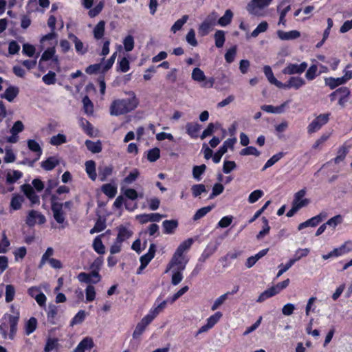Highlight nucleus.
Segmentation results:
<instances>
[{
	"label": "nucleus",
	"mask_w": 352,
	"mask_h": 352,
	"mask_svg": "<svg viewBox=\"0 0 352 352\" xmlns=\"http://www.w3.org/2000/svg\"><path fill=\"white\" fill-rule=\"evenodd\" d=\"M118 232L116 240H117L118 243H122L125 240L129 239L133 234V232L127 229L123 225H120L118 227Z\"/></svg>",
	"instance_id": "b1692460"
},
{
	"label": "nucleus",
	"mask_w": 352,
	"mask_h": 352,
	"mask_svg": "<svg viewBox=\"0 0 352 352\" xmlns=\"http://www.w3.org/2000/svg\"><path fill=\"white\" fill-rule=\"evenodd\" d=\"M214 208V206H208L203 208H199L196 211L195 214L192 217L193 221H197L204 217H205L209 212H210L212 208Z\"/></svg>",
	"instance_id": "79ce46f5"
},
{
	"label": "nucleus",
	"mask_w": 352,
	"mask_h": 352,
	"mask_svg": "<svg viewBox=\"0 0 352 352\" xmlns=\"http://www.w3.org/2000/svg\"><path fill=\"white\" fill-rule=\"evenodd\" d=\"M206 191V186L203 184H194L191 187L192 195L194 197H197Z\"/></svg>",
	"instance_id": "864d4df0"
},
{
	"label": "nucleus",
	"mask_w": 352,
	"mask_h": 352,
	"mask_svg": "<svg viewBox=\"0 0 352 352\" xmlns=\"http://www.w3.org/2000/svg\"><path fill=\"white\" fill-rule=\"evenodd\" d=\"M305 85V80L300 76H291L285 82H281L279 89H289L294 88L296 90Z\"/></svg>",
	"instance_id": "9d476101"
},
{
	"label": "nucleus",
	"mask_w": 352,
	"mask_h": 352,
	"mask_svg": "<svg viewBox=\"0 0 352 352\" xmlns=\"http://www.w3.org/2000/svg\"><path fill=\"white\" fill-rule=\"evenodd\" d=\"M331 113H326L318 116L307 126V132L309 134L319 131L322 126L326 124L330 118Z\"/></svg>",
	"instance_id": "423d86ee"
},
{
	"label": "nucleus",
	"mask_w": 352,
	"mask_h": 352,
	"mask_svg": "<svg viewBox=\"0 0 352 352\" xmlns=\"http://www.w3.org/2000/svg\"><path fill=\"white\" fill-rule=\"evenodd\" d=\"M272 0H252L247 6V10L250 14H256L257 9H263L268 6Z\"/></svg>",
	"instance_id": "ddd939ff"
},
{
	"label": "nucleus",
	"mask_w": 352,
	"mask_h": 352,
	"mask_svg": "<svg viewBox=\"0 0 352 352\" xmlns=\"http://www.w3.org/2000/svg\"><path fill=\"white\" fill-rule=\"evenodd\" d=\"M67 142L66 136L63 134L58 133L53 135L50 141V143L54 146H59Z\"/></svg>",
	"instance_id": "6e6d98bb"
},
{
	"label": "nucleus",
	"mask_w": 352,
	"mask_h": 352,
	"mask_svg": "<svg viewBox=\"0 0 352 352\" xmlns=\"http://www.w3.org/2000/svg\"><path fill=\"white\" fill-rule=\"evenodd\" d=\"M276 33L278 38L283 41L294 40L300 36V33L298 30H291L289 32L278 30Z\"/></svg>",
	"instance_id": "412c9836"
},
{
	"label": "nucleus",
	"mask_w": 352,
	"mask_h": 352,
	"mask_svg": "<svg viewBox=\"0 0 352 352\" xmlns=\"http://www.w3.org/2000/svg\"><path fill=\"white\" fill-rule=\"evenodd\" d=\"M21 188L26 197L30 201L32 204L39 203V197L36 195L34 188L31 185L25 184L21 186Z\"/></svg>",
	"instance_id": "2eb2a0df"
},
{
	"label": "nucleus",
	"mask_w": 352,
	"mask_h": 352,
	"mask_svg": "<svg viewBox=\"0 0 352 352\" xmlns=\"http://www.w3.org/2000/svg\"><path fill=\"white\" fill-rule=\"evenodd\" d=\"M214 38L215 41V46L217 48L222 47L226 41L225 32L223 30H217L214 33Z\"/></svg>",
	"instance_id": "c03bdc74"
},
{
	"label": "nucleus",
	"mask_w": 352,
	"mask_h": 352,
	"mask_svg": "<svg viewBox=\"0 0 352 352\" xmlns=\"http://www.w3.org/2000/svg\"><path fill=\"white\" fill-rule=\"evenodd\" d=\"M206 169V166L205 164L194 166L192 168L193 178L197 181H200L201 179V176L204 173Z\"/></svg>",
	"instance_id": "de8ad7c7"
},
{
	"label": "nucleus",
	"mask_w": 352,
	"mask_h": 352,
	"mask_svg": "<svg viewBox=\"0 0 352 352\" xmlns=\"http://www.w3.org/2000/svg\"><path fill=\"white\" fill-rule=\"evenodd\" d=\"M188 19V15H184L181 19H178L175 22V23L171 27V31L175 33L176 32L180 30L183 25L186 23Z\"/></svg>",
	"instance_id": "bf43d9fd"
},
{
	"label": "nucleus",
	"mask_w": 352,
	"mask_h": 352,
	"mask_svg": "<svg viewBox=\"0 0 352 352\" xmlns=\"http://www.w3.org/2000/svg\"><path fill=\"white\" fill-rule=\"evenodd\" d=\"M85 144L88 150L94 153H98L102 151V145L100 142H93L91 140H87Z\"/></svg>",
	"instance_id": "3c124183"
},
{
	"label": "nucleus",
	"mask_w": 352,
	"mask_h": 352,
	"mask_svg": "<svg viewBox=\"0 0 352 352\" xmlns=\"http://www.w3.org/2000/svg\"><path fill=\"white\" fill-rule=\"evenodd\" d=\"M192 243L193 239L189 238L182 241L179 245L167 265L166 272H168L173 268L175 270L186 269V265L189 261V258L184 254V252L190 248Z\"/></svg>",
	"instance_id": "f03ea898"
},
{
	"label": "nucleus",
	"mask_w": 352,
	"mask_h": 352,
	"mask_svg": "<svg viewBox=\"0 0 352 352\" xmlns=\"http://www.w3.org/2000/svg\"><path fill=\"white\" fill-rule=\"evenodd\" d=\"M19 93V89L17 87L10 86L5 90L3 94H1V98H5L11 102L18 96Z\"/></svg>",
	"instance_id": "4be33fe9"
},
{
	"label": "nucleus",
	"mask_w": 352,
	"mask_h": 352,
	"mask_svg": "<svg viewBox=\"0 0 352 352\" xmlns=\"http://www.w3.org/2000/svg\"><path fill=\"white\" fill-rule=\"evenodd\" d=\"M85 170L89 177L92 180L95 181L97 177L96 170V163L93 160H88L85 162Z\"/></svg>",
	"instance_id": "7c9ffc66"
},
{
	"label": "nucleus",
	"mask_w": 352,
	"mask_h": 352,
	"mask_svg": "<svg viewBox=\"0 0 352 352\" xmlns=\"http://www.w3.org/2000/svg\"><path fill=\"white\" fill-rule=\"evenodd\" d=\"M177 220H165L162 223L163 232L166 234H173L178 227Z\"/></svg>",
	"instance_id": "5701e85b"
},
{
	"label": "nucleus",
	"mask_w": 352,
	"mask_h": 352,
	"mask_svg": "<svg viewBox=\"0 0 352 352\" xmlns=\"http://www.w3.org/2000/svg\"><path fill=\"white\" fill-rule=\"evenodd\" d=\"M8 322L10 324V333L9 338L13 340L17 331V324L19 319V313L17 312V316L8 315Z\"/></svg>",
	"instance_id": "6ab92c4d"
},
{
	"label": "nucleus",
	"mask_w": 352,
	"mask_h": 352,
	"mask_svg": "<svg viewBox=\"0 0 352 352\" xmlns=\"http://www.w3.org/2000/svg\"><path fill=\"white\" fill-rule=\"evenodd\" d=\"M58 197L56 195H52L50 197L51 209L56 221L58 223H63L65 217L63 210V204L57 201Z\"/></svg>",
	"instance_id": "20e7f679"
},
{
	"label": "nucleus",
	"mask_w": 352,
	"mask_h": 352,
	"mask_svg": "<svg viewBox=\"0 0 352 352\" xmlns=\"http://www.w3.org/2000/svg\"><path fill=\"white\" fill-rule=\"evenodd\" d=\"M58 306H56L54 305H50L48 307V311H47V321L51 324H55L56 323V317L58 314Z\"/></svg>",
	"instance_id": "2f4dec72"
},
{
	"label": "nucleus",
	"mask_w": 352,
	"mask_h": 352,
	"mask_svg": "<svg viewBox=\"0 0 352 352\" xmlns=\"http://www.w3.org/2000/svg\"><path fill=\"white\" fill-rule=\"evenodd\" d=\"M186 133L190 136L192 138H197L198 133L199 132L201 126L197 122H188L186 124Z\"/></svg>",
	"instance_id": "a878e982"
},
{
	"label": "nucleus",
	"mask_w": 352,
	"mask_h": 352,
	"mask_svg": "<svg viewBox=\"0 0 352 352\" xmlns=\"http://www.w3.org/2000/svg\"><path fill=\"white\" fill-rule=\"evenodd\" d=\"M78 279L82 283L96 284L100 280L101 276L98 272L93 270L91 273L80 272Z\"/></svg>",
	"instance_id": "9b49d317"
},
{
	"label": "nucleus",
	"mask_w": 352,
	"mask_h": 352,
	"mask_svg": "<svg viewBox=\"0 0 352 352\" xmlns=\"http://www.w3.org/2000/svg\"><path fill=\"white\" fill-rule=\"evenodd\" d=\"M36 219H38V224H43L46 221L43 214L36 210H32L27 216L25 223L28 226L32 227L36 223Z\"/></svg>",
	"instance_id": "f8f14e48"
},
{
	"label": "nucleus",
	"mask_w": 352,
	"mask_h": 352,
	"mask_svg": "<svg viewBox=\"0 0 352 352\" xmlns=\"http://www.w3.org/2000/svg\"><path fill=\"white\" fill-rule=\"evenodd\" d=\"M37 327V320L34 317H31L25 324V334L29 336L32 333Z\"/></svg>",
	"instance_id": "37998d69"
},
{
	"label": "nucleus",
	"mask_w": 352,
	"mask_h": 352,
	"mask_svg": "<svg viewBox=\"0 0 352 352\" xmlns=\"http://www.w3.org/2000/svg\"><path fill=\"white\" fill-rule=\"evenodd\" d=\"M69 39H71L75 44V49L77 53L83 55L87 53V49L83 48L82 42L73 33H69L68 35Z\"/></svg>",
	"instance_id": "c85d7f7f"
},
{
	"label": "nucleus",
	"mask_w": 352,
	"mask_h": 352,
	"mask_svg": "<svg viewBox=\"0 0 352 352\" xmlns=\"http://www.w3.org/2000/svg\"><path fill=\"white\" fill-rule=\"evenodd\" d=\"M129 96L128 98H118L113 100L109 107L111 116H119L126 115L135 110L140 104V100L133 91L125 92Z\"/></svg>",
	"instance_id": "f257e3e1"
},
{
	"label": "nucleus",
	"mask_w": 352,
	"mask_h": 352,
	"mask_svg": "<svg viewBox=\"0 0 352 352\" xmlns=\"http://www.w3.org/2000/svg\"><path fill=\"white\" fill-rule=\"evenodd\" d=\"M217 250V245L216 244H208L204 250L201 256L198 258L199 263H204Z\"/></svg>",
	"instance_id": "aec40b11"
},
{
	"label": "nucleus",
	"mask_w": 352,
	"mask_h": 352,
	"mask_svg": "<svg viewBox=\"0 0 352 352\" xmlns=\"http://www.w3.org/2000/svg\"><path fill=\"white\" fill-rule=\"evenodd\" d=\"M10 242L8 239L6 232H3L0 241V253H6L8 251Z\"/></svg>",
	"instance_id": "e2e57ef3"
},
{
	"label": "nucleus",
	"mask_w": 352,
	"mask_h": 352,
	"mask_svg": "<svg viewBox=\"0 0 352 352\" xmlns=\"http://www.w3.org/2000/svg\"><path fill=\"white\" fill-rule=\"evenodd\" d=\"M151 322L148 318L144 316L142 319L137 324L135 329L133 333V338L137 339L144 332L146 327L151 324Z\"/></svg>",
	"instance_id": "a211bd4d"
},
{
	"label": "nucleus",
	"mask_w": 352,
	"mask_h": 352,
	"mask_svg": "<svg viewBox=\"0 0 352 352\" xmlns=\"http://www.w3.org/2000/svg\"><path fill=\"white\" fill-rule=\"evenodd\" d=\"M155 252L156 245L154 243H151L150 245L148 252L141 256V257L140 258V267L139 270H142L148 265L151 261L154 258Z\"/></svg>",
	"instance_id": "4468645a"
},
{
	"label": "nucleus",
	"mask_w": 352,
	"mask_h": 352,
	"mask_svg": "<svg viewBox=\"0 0 352 352\" xmlns=\"http://www.w3.org/2000/svg\"><path fill=\"white\" fill-rule=\"evenodd\" d=\"M184 270H173V274L171 277V283L173 285H177L183 279V271Z\"/></svg>",
	"instance_id": "603ef678"
},
{
	"label": "nucleus",
	"mask_w": 352,
	"mask_h": 352,
	"mask_svg": "<svg viewBox=\"0 0 352 352\" xmlns=\"http://www.w3.org/2000/svg\"><path fill=\"white\" fill-rule=\"evenodd\" d=\"M232 17L233 12L231 10H226L223 16L219 19L217 23L220 26L225 27L231 23Z\"/></svg>",
	"instance_id": "58836bf2"
},
{
	"label": "nucleus",
	"mask_w": 352,
	"mask_h": 352,
	"mask_svg": "<svg viewBox=\"0 0 352 352\" xmlns=\"http://www.w3.org/2000/svg\"><path fill=\"white\" fill-rule=\"evenodd\" d=\"M105 22L103 20L100 21L94 29V36L97 40L101 39L104 34Z\"/></svg>",
	"instance_id": "e433bc0d"
},
{
	"label": "nucleus",
	"mask_w": 352,
	"mask_h": 352,
	"mask_svg": "<svg viewBox=\"0 0 352 352\" xmlns=\"http://www.w3.org/2000/svg\"><path fill=\"white\" fill-rule=\"evenodd\" d=\"M217 17V12L215 11L212 12L200 24L198 29L199 35L204 36L208 34L212 27L215 25Z\"/></svg>",
	"instance_id": "0eeeda50"
},
{
	"label": "nucleus",
	"mask_w": 352,
	"mask_h": 352,
	"mask_svg": "<svg viewBox=\"0 0 352 352\" xmlns=\"http://www.w3.org/2000/svg\"><path fill=\"white\" fill-rule=\"evenodd\" d=\"M285 155V153L283 152H279L275 155H274L272 157H271L265 164L264 166L262 168V170L264 171L267 168L272 166L274 164H275L277 162H278L282 157H283Z\"/></svg>",
	"instance_id": "ea45409f"
},
{
	"label": "nucleus",
	"mask_w": 352,
	"mask_h": 352,
	"mask_svg": "<svg viewBox=\"0 0 352 352\" xmlns=\"http://www.w3.org/2000/svg\"><path fill=\"white\" fill-rule=\"evenodd\" d=\"M346 83L344 76L339 78L329 77L325 78V84L329 87L331 89H334L340 85Z\"/></svg>",
	"instance_id": "bb28decb"
},
{
	"label": "nucleus",
	"mask_w": 352,
	"mask_h": 352,
	"mask_svg": "<svg viewBox=\"0 0 352 352\" xmlns=\"http://www.w3.org/2000/svg\"><path fill=\"white\" fill-rule=\"evenodd\" d=\"M93 248L99 254H103L104 253L105 248L100 236H98L94 239L93 242Z\"/></svg>",
	"instance_id": "8fccbe9b"
},
{
	"label": "nucleus",
	"mask_w": 352,
	"mask_h": 352,
	"mask_svg": "<svg viewBox=\"0 0 352 352\" xmlns=\"http://www.w3.org/2000/svg\"><path fill=\"white\" fill-rule=\"evenodd\" d=\"M350 146H347L346 144H342L338 149L337 155L332 160L335 164H339L344 161L346 155L349 153Z\"/></svg>",
	"instance_id": "393cba45"
},
{
	"label": "nucleus",
	"mask_w": 352,
	"mask_h": 352,
	"mask_svg": "<svg viewBox=\"0 0 352 352\" xmlns=\"http://www.w3.org/2000/svg\"><path fill=\"white\" fill-rule=\"evenodd\" d=\"M326 217V214H323L322 213H320L315 217H311V219L307 220L305 222H302L298 225V229L299 230H301L307 227L311 226V227H316L319 223H320L323 219Z\"/></svg>",
	"instance_id": "dca6fc26"
},
{
	"label": "nucleus",
	"mask_w": 352,
	"mask_h": 352,
	"mask_svg": "<svg viewBox=\"0 0 352 352\" xmlns=\"http://www.w3.org/2000/svg\"><path fill=\"white\" fill-rule=\"evenodd\" d=\"M305 194H306L305 188L301 189L299 191H298L296 193H295L292 204L296 205V204H301L302 202H304V203H305V207L307 206L309 204L310 200L307 198L303 199Z\"/></svg>",
	"instance_id": "473e14b6"
},
{
	"label": "nucleus",
	"mask_w": 352,
	"mask_h": 352,
	"mask_svg": "<svg viewBox=\"0 0 352 352\" xmlns=\"http://www.w3.org/2000/svg\"><path fill=\"white\" fill-rule=\"evenodd\" d=\"M237 47L236 45H233L227 50L225 54V60L228 63H232L235 58L236 54Z\"/></svg>",
	"instance_id": "13d9d810"
},
{
	"label": "nucleus",
	"mask_w": 352,
	"mask_h": 352,
	"mask_svg": "<svg viewBox=\"0 0 352 352\" xmlns=\"http://www.w3.org/2000/svg\"><path fill=\"white\" fill-rule=\"evenodd\" d=\"M56 53V50L54 47H48L47 50L44 51L43 53L40 62L41 61H47L50 59H54L55 61H58L57 57H54Z\"/></svg>",
	"instance_id": "a19ab883"
},
{
	"label": "nucleus",
	"mask_w": 352,
	"mask_h": 352,
	"mask_svg": "<svg viewBox=\"0 0 352 352\" xmlns=\"http://www.w3.org/2000/svg\"><path fill=\"white\" fill-rule=\"evenodd\" d=\"M15 296V288L12 285H7L6 287V302H12Z\"/></svg>",
	"instance_id": "69168bd1"
},
{
	"label": "nucleus",
	"mask_w": 352,
	"mask_h": 352,
	"mask_svg": "<svg viewBox=\"0 0 352 352\" xmlns=\"http://www.w3.org/2000/svg\"><path fill=\"white\" fill-rule=\"evenodd\" d=\"M58 164L59 161L56 157H49L41 162V167L45 170L50 171L53 170Z\"/></svg>",
	"instance_id": "c756f323"
},
{
	"label": "nucleus",
	"mask_w": 352,
	"mask_h": 352,
	"mask_svg": "<svg viewBox=\"0 0 352 352\" xmlns=\"http://www.w3.org/2000/svg\"><path fill=\"white\" fill-rule=\"evenodd\" d=\"M223 314L221 311H217L207 319V324L212 328L221 319Z\"/></svg>",
	"instance_id": "774afa93"
},
{
	"label": "nucleus",
	"mask_w": 352,
	"mask_h": 352,
	"mask_svg": "<svg viewBox=\"0 0 352 352\" xmlns=\"http://www.w3.org/2000/svg\"><path fill=\"white\" fill-rule=\"evenodd\" d=\"M27 144L28 149L30 151L34 153L36 156L33 160H25L28 165L32 167L34 163L40 159L41 156L42 155L43 151L38 142H37L35 140H28L27 141Z\"/></svg>",
	"instance_id": "1a4fd4ad"
},
{
	"label": "nucleus",
	"mask_w": 352,
	"mask_h": 352,
	"mask_svg": "<svg viewBox=\"0 0 352 352\" xmlns=\"http://www.w3.org/2000/svg\"><path fill=\"white\" fill-rule=\"evenodd\" d=\"M23 177V173L20 170H14L8 171L6 174V184H13Z\"/></svg>",
	"instance_id": "72a5a7b5"
},
{
	"label": "nucleus",
	"mask_w": 352,
	"mask_h": 352,
	"mask_svg": "<svg viewBox=\"0 0 352 352\" xmlns=\"http://www.w3.org/2000/svg\"><path fill=\"white\" fill-rule=\"evenodd\" d=\"M191 77L193 80L202 82L201 86L204 88H212L214 84V78L213 77L207 78L204 72L199 67L193 69Z\"/></svg>",
	"instance_id": "39448f33"
},
{
	"label": "nucleus",
	"mask_w": 352,
	"mask_h": 352,
	"mask_svg": "<svg viewBox=\"0 0 352 352\" xmlns=\"http://www.w3.org/2000/svg\"><path fill=\"white\" fill-rule=\"evenodd\" d=\"M106 228V223L104 220H102L100 218L97 219L95 223L94 228L90 230L91 234L95 232H100Z\"/></svg>",
	"instance_id": "338daca9"
},
{
	"label": "nucleus",
	"mask_w": 352,
	"mask_h": 352,
	"mask_svg": "<svg viewBox=\"0 0 352 352\" xmlns=\"http://www.w3.org/2000/svg\"><path fill=\"white\" fill-rule=\"evenodd\" d=\"M188 289H189V287L187 285L182 287L176 293H175L172 296H170L168 298V302L171 304L175 302L178 298H179L186 292H187L188 291Z\"/></svg>",
	"instance_id": "680f3d73"
},
{
	"label": "nucleus",
	"mask_w": 352,
	"mask_h": 352,
	"mask_svg": "<svg viewBox=\"0 0 352 352\" xmlns=\"http://www.w3.org/2000/svg\"><path fill=\"white\" fill-rule=\"evenodd\" d=\"M86 318V313L84 310H80L71 320L70 326L73 327L81 324Z\"/></svg>",
	"instance_id": "09e8293b"
},
{
	"label": "nucleus",
	"mask_w": 352,
	"mask_h": 352,
	"mask_svg": "<svg viewBox=\"0 0 352 352\" xmlns=\"http://www.w3.org/2000/svg\"><path fill=\"white\" fill-rule=\"evenodd\" d=\"M351 91L347 87H341L330 94L329 98L331 102L338 98V104L340 108L346 107L347 102L349 101Z\"/></svg>",
	"instance_id": "7ed1b4c3"
},
{
	"label": "nucleus",
	"mask_w": 352,
	"mask_h": 352,
	"mask_svg": "<svg viewBox=\"0 0 352 352\" xmlns=\"http://www.w3.org/2000/svg\"><path fill=\"white\" fill-rule=\"evenodd\" d=\"M276 292L275 289L273 288V287H271L270 288H268L267 289L265 290L263 292H262L259 296L258 297L257 302H262L265 301V300L276 296Z\"/></svg>",
	"instance_id": "a18cd8bd"
},
{
	"label": "nucleus",
	"mask_w": 352,
	"mask_h": 352,
	"mask_svg": "<svg viewBox=\"0 0 352 352\" xmlns=\"http://www.w3.org/2000/svg\"><path fill=\"white\" fill-rule=\"evenodd\" d=\"M58 345V340L57 338H47L46 344L44 347L45 352H50L54 349L57 348Z\"/></svg>",
	"instance_id": "4d7b16f0"
},
{
	"label": "nucleus",
	"mask_w": 352,
	"mask_h": 352,
	"mask_svg": "<svg viewBox=\"0 0 352 352\" xmlns=\"http://www.w3.org/2000/svg\"><path fill=\"white\" fill-rule=\"evenodd\" d=\"M94 340L91 337L84 338L74 349V352H85L90 351L94 346Z\"/></svg>",
	"instance_id": "f3484780"
},
{
	"label": "nucleus",
	"mask_w": 352,
	"mask_h": 352,
	"mask_svg": "<svg viewBox=\"0 0 352 352\" xmlns=\"http://www.w3.org/2000/svg\"><path fill=\"white\" fill-rule=\"evenodd\" d=\"M309 253V249L308 248H298L294 256V258H290L291 261H294V263H295L296 261H299L303 257L307 256Z\"/></svg>",
	"instance_id": "052dcab7"
},
{
	"label": "nucleus",
	"mask_w": 352,
	"mask_h": 352,
	"mask_svg": "<svg viewBox=\"0 0 352 352\" xmlns=\"http://www.w3.org/2000/svg\"><path fill=\"white\" fill-rule=\"evenodd\" d=\"M102 191L109 198H113L117 193V187L111 184H105L102 186Z\"/></svg>",
	"instance_id": "4c0bfd02"
},
{
	"label": "nucleus",
	"mask_w": 352,
	"mask_h": 352,
	"mask_svg": "<svg viewBox=\"0 0 352 352\" xmlns=\"http://www.w3.org/2000/svg\"><path fill=\"white\" fill-rule=\"evenodd\" d=\"M113 173L112 166H104L98 168V177L101 182L107 180V177Z\"/></svg>",
	"instance_id": "f704fd0d"
},
{
	"label": "nucleus",
	"mask_w": 352,
	"mask_h": 352,
	"mask_svg": "<svg viewBox=\"0 0 352 352\" xmlns=\"http://www.w3.org/2000/svg\"><path fill=\"white\" fill-rule=\"evenodd\" d=\"M160 157V150L157 147L149 149L147 152L146 158L150 162H155Z\"/></svg>",
	"instance_id": "49530a36"
},
{
	"label": "nucleus",
	"mask_w": 352,
	"mask_h": 352,
	"mask_svg": "<svg viewBox=\"0 0 352 352\" xmlns=\"http://www.w3.org/2000/svg\"><path fill=\"white\" fill-rule=\"evenodd\" d=\"M24 197L22 195L14 194L10 201V208L14 210H18L21 209Z\"/></svg>",
	"instance_id": "c9c22d12"
},
{
	"label": "nucleus",
	"mask_w": 352,
	"mask_h": 352,
	"mask_svg": "<svg viewBox=\"0 0 352 352\" xmlns=\"http://www.w3.org/2000/svg\"><path fill=\"white\" fill-rule=\"evenodd\" d=\"M308 64L302 62L300 64L289 63L283 68L282 72L285 75L302 74L307 68Z\"/></svg>",
	"instance_id": "6e6552de"
},
{
	"label": "nucleus",
	"mask_w": 352,
	"mask_h": 352,
	"mask_svg": "<svg viewBox=\"0 0 352 352\" xmlns=\"http://www.w3.org/2000/svg\"><path fill=\"white\" fill-rule=\"evenodd\" d=\"M54 254V249L51 247L47 248L45 252L43 254L41 259L39 262L38 267L39 269L43 268V265L46 263V262L50 259V256Z\"/></svg>",
	"instance_id": "5fc2aeb1"
},
{
	"label": "nucleus",
	"mask_w": 352,
	"mask_h": 352,
	"mask_svg": "<svg viewBox=\"0 0 352 352\" xmlns=\"http://www.w3.org/2000/svg\"><path fill=\"white\" fill-rule=\"evenodd\" d=\"M56 74L52 71H49L47 74L42 78L43 81L47 85H54L56 82Z\"/></svg>",
	"instance_id": "0e129e2a"
},
{
	"label": "nucleus",
	"mask_w": 352,
	"mask_h": 352,
	"mask_svg": "<svg viewBox=\"0 0 352 352\" xmlns=\"http://www.w3.org/2000/svg\"><path fill=\"white\" fill-rule=\"evenodd\" d=\"M263 72L267 78L268 81L272 84L274 85L278 88L281 85V82L278 80L274 76L272 68L269 65H265L263 67Z\"/></svg>",
	"instance_id": "cd10ccee"
}]
</instances>
